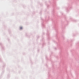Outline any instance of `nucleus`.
I'll return each mask as SVG.
<instances>
[{
    "mask_svg": "<svg viewBox=\"0 0 79 79\" xmlns=\"http://www.w3.org/2000/svg\"><path fill=\"white\" fill-rule=\"evenodd\" d=\"M23 29V27H20V29Z\"/></svg>",
    "mask_w": 79,
    "mask_h": 79,
    "instance_id": "obj_1",
    "label": "nucleus"
}]
</instances>
